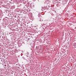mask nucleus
<instances>
[{"instance_id":"nucleus-1","label":"nucleus","mask_w":76,"mask_h":76,"mask_svg":"<svg viewBox=\"0 0 76 76\" xmlns=\"http://www.w3.org/2000/svg\"><path fill=\"white\" fill-rule=\"evenodd\" d=\"M73 46H74V47H75V48H76V43H74L73 44Z\"/></svg>"},{"instance_id":"nucleus-2","label":"nucleus","mask_w":76,"mask_h":76,"mask_svg":"<svg viewBox=\"0 0 76 76\" xmlns=\"http://www.w3.org/2000/svg\"><path fill=\"white\" fill-rule=\"evenodd\" d=\"M39 46L37 47L36 48L37 49H39Z\"/></svg>"},{"instance_id":"nucleus-3","label":"nucleus","mask_w":76,"mask_h":76,"mask_svg":"<svg viewBox=\"0 0 76 76\" xmlns=\"http://www.w3.org/2000/svg\"><path fill=\"white\" fill-rule=\"evenodd\" d=\"M3 3V2L2 1H0V5H1Z\"/></svg>"},{"instance_id":"nucleus-4","label":"nucleus","mask_w":76,"mask_h":76,"mask_svg":"<svg viewBox=\"0 0 76 76\" xmlns=\"http://www.w3.org/2000/svg\"><path fill=\"white\" fill-rule=\"evenodd\" d=\"M28 40H29V38L28 39Z\"/></svg>"}]
</instances>
